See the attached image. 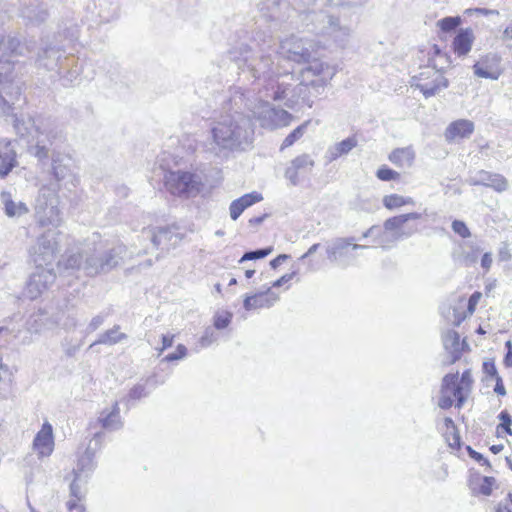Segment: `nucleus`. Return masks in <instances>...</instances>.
Wrapping results in <instances>:
<instances>
[{
    "instance_id": "26",
    "label": "nucleus",
    "mask_w": 512,
    "mask_h": 512,
    "mask_svg": "<svg viewBox=\"0 0 512 512\" xmlns=\"http://www.w3.org/2000/svg\"><path fill=\"white\" fill-rule=\"evenodd\" d=\"M263 196L257 191L247 193L238 199L231 202L229 207L230 217L232 220H237L243 211L250 206L262 201Z\"/></svg>"
},
{
    "instance_id": "56",
    "label": "nucleus",
    "mask_w": 512,
    "mask_h": 512,
    "mask_svg": "<svg viewBox=\"0 0 512 512\" xmlns=\"http://www.w3.org/2000/svg\"><path fill=\"white\" fill-rule=\"evenodd\" d=\"M186 355H187L186 346L183 344H179L176 348V351L173 353L167 354L164 357L163 361L172 362V361L180 360V359H183Z\"/></svg>"
},
{
    "instance_id": "2",
    "label": "nucleus",
    "mask_w": 512,
    "mask_h": 512,
    "mask_svg": "<svg viewBox=\"0 0 512 512\" xmlns=\"http://www.w3.org/2000/svg\"><path fill=\"white\" fill-rule=\"evenodd\" d=\"M223 113L211 128L210 150L218 157H227L234 151H244L253 142L254 129L250 114L245 110V93L240 87L230 90L223 104Z\"/></svg>"
},
{
    "instance_id": "29",
    "label": "nucleus",
    "mask_w": 512,
    "mask_h": 512,
    "mask_svg": "<svg viewBox=\"0 0 512 512\" xmlns=\"http://www.w3.org/2000/svg\"><path fill=\"white\" fill-rule=\"evenodd\" d=\"M474 33L471 28L460 29L453 40V49L458 56L467 55L474 42Z\"/></svg>"
},
{
    "instance_id": "45",
    "label": "nucleus",
    "mask_w": 512,
    "mask_h": 512,
    "mask_svg": "<svg viewBox=\"0 0 512 512\" xmlns=\"http://www.w3.org/2000/svg\"><path fill=\"white\" fill-rule=\"evenodd\" d=\"M273 251L272 247L260 248L256 250L247 251L243 254L239 263H243L245 261L258 260L263 259L268 256Z\"/></svg>"
},
{
    "instance_id": "37",
    "label": "nucleus",
    "mask_w": 512,
    "mask_h": 512,
    "mask_svg": "<svg viewBox=\"0 0 512 512\" xmlns=\"http://www.w3.org/2000/svg\"><path fill=\"white\" fill-rule=\"evenodd\" d=\"M156 386V381L154 377H148L145 380H142L140 383H137L132 389H130V400L131 399H140L142 397L147 396L152 389Z\"/></svg>"
},
{
    "instance_id": "5",
    "label": "nucleus",
    "mask_w": 512,
    "mask_h": 512,
    "mask_svg": "<svg viewBox=\"0 0 512 512\" xmlns=\"http://www.w3.org/2000/svg\"><path fill=\"white\" fill-rule=\"evenodd\" d=\"M181 240L182 237L173 227H146L138 236L141 248L136 253L138 255L156 253L155 259L158 260L164 251H168L171 246H175Z\"/></svg>"
},
{
    "instance_id": "18",
    "label": "nucleus",
    "mask_w": 512,
    "mask_h": 512,
    "mask_svg": "<svg viewBox=\"0 0 512 512\" xmlns=\"http://www.w3.org/2000/svg\"><path fill=\"white\" fill-rule=\"evenodd\" d=\"M315 166V161L311 155L303 153L292 159L285 169L284 177L292 186H297L301 179L311 173Z\"/></svg>"
},
{
    "instance_id": "54",
    "label": "nucleus",
    "mask_w": 512,
    "mask_h": 512,
    "mask_svg": "<svg viewBox=\"0 0 512 512\" xmlns=\"http://www.w3.org/2000/svg\"><path fill=\"white\" fill-rule=\"evenodd\" d=\"M68 168L62 165L58 160L52 159V173L56 180L60 181L66 178L68 175Z\"/></svg>"
},
{
    "instance_id": "24",
    "label": "nucleus",
    "mask_w": 512,
    "mask_h": 512,
    "mask_svg": "<svg viewBox=\"0 0 512 512\" xmlns=\"http://www.w3.org/2000/svg\"><path fill=\"white\" fill-rule=\"evenodd\" d=\"M474 123L467 119L451 122L445 130L444 136L448 142L469 138L474 132Z\"/></svg>"
},
{
    "instance_id": "47",
    "label": "nucleus",
    "mask_w": 512,
    "mask_h": 512,
    "mask_svg": "<svg viewBox=\"0 0 512 512\" xmlns=\"http://www.w3.org/2000/svg\"><path fill=\"white\" fill-rule=\"evenodd\" d=\"M213 325L216 329L222 330L228 327L232 320V314L227 311L217 312L213 318Z\"/></svg>"
},
{
    "instance_id": "13",
    "label": "nucleus",
    "mask_w": 512,
    "mask_h": 512,
    "mask_svg": "<svg viewBox=\"0 0 512 512\" xmlns=\"http://www.w3.org/2000/svg\"><path fill=\"white\" fill-rule=\"evenodd\" d=\"M58 251L56 232L47 230L38 237L37 242L30 249L35 265L50 266Z\"/></svg>"
},
{
    "instance_id": "36",
    "label": "nucleus",
    "mask_w": 512,
    "mask_h": 512,
    "mask_svg": "<svg viewBox=\"0 0 512 512\" xmlns=\"http://www.w3.org/2000/svg\"><path fill=\"white\" fill-rule=\"evenodd\" d=\"M126 338V334L124 332L120 331V326L115 325L113 328L101 333L98 336V339L94 341L90 348L98 345V344H104V345H115L118 342L124 340Z\"/></svg>"
},
{
    "instance_id": "35",
    "label": "nucleus",
    "mask_w": 512,
    "mask_h": 512,
    "mask_svg": "<svg viewBox=\"0 0 512 512\" xmlns=\"http://www.w3.org/2000/svg\"><path fill=\"white\" fill-rule=\"evenodd\" d=\"M414 158V151L410 147L396 148L389 155V160L399 167H410Z\"/></svg>"
},
{
    "instance_id": "32",
    "label": "nucleus",
    "mask_w": 512,
    "mask_h": 512,
    "mask_svg": "<svg viewBox=\"0 0 512 512\" xmlns=\"http://www.w3.org/2000/svg\"><path fill=\"white\" fill-rule=\"evenodd\" d=\"M1 202L4 205L5 214L10 217H20L29 212L27 205L24 202H14L12 195L8 191H2L0 194Z\"/></svg>"
},
{
    "instance_id": "64",
    "label": "nucleus",
    "mask_w": 512,
    "mask_h": 512,
    "mask_svg": "<svg viewBox=\"0 0 512 512\" xmlns=\"http://www.w3.org/2000/svg\"><path fill=\"white\" fill-rule=\"evenodd\" d=\"M495 380L494 392L499 396L506 395V389L501 376H497Z\"/></svg>"
},
{
    "instance_id": "41",
    "label": "nucleus",
    "mask_w": 512,
    "mask_h": 512,
    "mask_svg": "<svg viewBox=\"0 0 512 512\" xmlns=\"http://www.w3.org/2000/svg\"><path fill=\"white\" fill-rule=\"evenodd\" d=\"M479 480L481 483L478 485V487L473 486L471 483V489L473 494H482L484 496H490L493 491V486L496 483V480L494 477L491 476H483L479 477Z\"/></svg>"
},
{
    "instance_id": "16",
    "label": "nucleus",
    "mask_w": 512,
    "mask_h": 512,
    "mask_svg": "<svg viewBox=\"0 0 512 512\" xmlns=\"http://www.w3.org/2000/svg\"><path fill=\"white\" fill-rule=\"evenodd\" d=\"M105 433L102 431H96L90 440L88 447L84 454L78 459L76 468L73 469L74 475H79L83 478H87L96 468V462L94 461L95 453L100 449Z\"/></svg>"
},
{
    "instance_id": "7",
    "label": "nucleus",
    "mask_w": 512,
    "mask_h": 512,
    "mask_svg": "<svg viewBox=\"0 0 512 512\" xmlns=\"http://www.w3.org/2000/svg\"><path fill=\"white\" fill-rule=\"evenodd\" d=\"M63 264L66 269H83L87 276H95L114 268L118 264V257L113 251L94 254L78 252L68 255Z\"/></svg>"
},
{
    "instance_id": "52",
    "label": "nucleus",
    "mask_w": 512,
    "mask_h": 512,
    "mask_svg": "<svg viewBox=\"0 0 512 512\" xmlns=\"http://www.w3.org/2000/svg\"><path fill=\"white\" fill-rule=\"evenodd\" d=\"M498 418L500 419L501 423L497 426V430L502 429L508 435H512V429H511L512 418H511L510 414L506 410H504V411L500 412V414L498 415Z\"/></svg>"
},
{
    "instance_id": "25",
    "label": "nucleus",
    "mask_w": 512,
    "mask_h": 512,
    "mask_svg": "<svg viewBox=\"0 0 512 512\" xmlns=\"http://www.w3.org/2000/svg\"><path fill=\"white\" fill-rule=\"evenodd\" d=\"M279 299L278 294L267 288L266 291L255 293L251 296H246L243 301V306L247 311L258 308H269L273 306Z\"/></svg>"
},
{
    "instance_id": "27",
    "label": "nucleus",
    "mask_w": 512,
    "mask_h": 512,
    "mask_svg": "<svg viewBox=\"0 0 512 512\" xmlns=\"http://www.w3.org/2000/svg\"><path fill=\"white\" fill-rule=\"evenodd\" d=\"M443 343L445 349L451 354L450 363H455L458 361L461 358L462 351L469 349L467 342L465 340L460 342V336L454 330L447 332V334L444 336Z\"/></svg>"
},
{
    "instance_id": "58",
    "label": "nucleus",
    "mask_w": 512,
    "mask_h": 512,
    "mask_svg": "<svg viewBox=\"0 0 512 512\" xmlns=\"http://www.w3.org/2000/svg\"><path fill=\"white\" fill-rule=\"evenodd\" d=\"M468 455L477 461L478 463L485 465L487 467H491L490 462L487 458H485L481 453L475 451L471 446L466 447Z\"/></svg>"
},
{
    "instance_id": "15",
    "label": "nucleus",
    "mask_w": 512,
    "mask_h": 512,
    "mask_svg": "<svg viewBox=\"0 0 512 512\" xmlns=\"http://www.w3.org/2000/svg\"><path fill=\"white\" fill-rule=\"evenodd\" d=\"M55 279L56 274L52 267L36 265L26 286L27 296L32 300L38 298L55 282Z\"/></svg>"
},
{
    "instance_id": "34",
    "label": "nucleus",
    "mask_w": 512,
    "mask_h": 512,
    "mask_svg": "<svg viewBox=\"0 0 512 512\" xmlns=\"http://www.w3.org/2000/svg\"><path fill=\"white\" fill-rule=\"evenodd\" d=\"M38 222L41 226H52L54 228L61 224L60 211L55 205L47 206L43 211H37Z\"/></svg>"
},
{
    "instance_id": "39",
    "label": "nucleus",
    "mask_w": 512,
    "mask_h": 512,
    "mask_svg": "<svg viewBox=\"0 0 512 512\" xmlns=\"http://www.w3.org/2000/svg\"><path fill=\"white\" fill-rule=\"evenodd\" d=\"M402 239V235H394L389 230H381L379 228V231L376 232V238L374 239V242L381 246L382 248H389L394 243Z\"/></svg>"
},
{
    "instance_id": "31",
    "label": "nucleus",
    "mask_w": 512,
    "mask_h": 512,
    "mask_svg": "<svg viewBox=\"0 0 512 512\" xmlns=\"http://www.w3.org/2000/svg\"><path fill=\"white\" fill-rule=\"evenodd\" d=\"M32 50L30 43L22 44L19 39L15 37L5 38L0 34V54L4 57L9 51L14 55H25L26 52Z\"/></svg>"
},
{
    "instance_id": "22",
    "label": "nucleus",
    "mask_w": 512,
    "mask_h": 512,
    "mask_svg": "<svg viewBox=\"0 0 512 512\" xmlns=\"http://www.w3.org/2000/svg\"><path fill=\"white\" fill-rule=\"evenodd\" d=\"M422 217V215L418 212H411L406 214L397 215L391 218H388L384 221L383 228L385 230H389L394 235L401 234L402 239L410 237L417 228L409 229L408 231H404L403 227L405 223L410 220H418Z\"/></svg>"
},
{
    "instance_id": "62",
    "label": "nucleus",
    "mask_w": 512,
    "mask_h": 512,
    "mask_svg": "<svg viewBox=\"0 0 512 512\" xmlns=\"http://www.w3.org/2000/svg\"><path fill=\"white\" fill-rule=\"evenodd\" d=\"M505 347L507 349V352L505 354L503 363L506 367L512 368V343H511V341H507L505 343Z\"/></svg>"
},
{
    "instance_id": "3",
    "label": "nucleus",
    "mask_w": 512,
    "mask_h": 512,
    "mask_svg": "<svg viewBox=\"0 0 512 512\" xmlns=\"http://www.w3.org/2000/svg\"><path fill=\"white\" fill-rule=\"evenodd\" d=\"M368 0H292L291 5L299 12L302 27L315 35L345 48L352 37V28L343 23L340 10L361 7Z\"/></svg>"
},
{
    "instance_id": "19",
    "label": "nucleus",
    "mask_w": 512,
    "mask_h": 512,
    "mask_svg": "<svg viewBox=\"0 0 512 512\" xmlns=\"http://www.w3.org/2000/svg\"><path fill=\"white\" fill-rule=\"evenodd\" d=\"M55 442L52 425L45 421L32 441V451L38 459L48 458L54 451Z\"/></svg>"
},
{
    "instance_id": "46",
    "label": "nucleus",
    "mask_w": 512,
    "mask_h": 512,
    "mask_svg": "<svg viewBox=\"0 0 512 512\" xmlns=\"http://www.w3.org/2000/svg\"><path fill=\"white\" fill-rule=\"evenodd\" d=\"M461 24V18L459 16L456 17H444L437 22V26L443 32H451L455 30Z\"/></svg>"
},
{
    "instance_id": "40",
    "label": "nucleus",
    "mask_w": 512,
    "mask_h": 512,
    "mask_svg": "<svg viewBox=\"0 0 512 512\" xmlns=\"http://www.w3.org/2000/svg\"><path fill=\"white\" fill-rule=\"evenodd\" d=\"M414 201L411 197H404L398 194L386 195L383 198V205L389 210H393L404 205L413 204Z\"/></svg>"
},
{
    "instance_id": "28",
    "label": "nucleus",
    "mask_w": 512,
    "mask_h": 512,
    "mask_svg": "<svg viewBox=\"0 0 512 512\" xmlns=\"http://www.w3.org/2000/svg\"><path fill=\"white\" fill-rule=\"evenodd\" d=\"M37 141L35 145H31L28 149L29 153L36 157L39 161H44L49 158V145H51V132L45 133L36 127Z\"/></svg>"
},
{
    "instance_id": "20",
    "label": "nucleus",
    "mask_w": 512,
    "mask_h": 512,
    "mask_svg": "<svg viewBox=\"0 0 512 512\" xmlns=\"http://www.w3.org/2000/svg\"><path fill=\"white\" fill-rule=\"evenodd\" d=\"M501 61L498 54L488 53L474 64V74L479 78L497 80L502 74Z\"/></svg>"
},
{
    "instance_id": "1",
    "label": "nucleus",
    "mask_w": 512,
    "mask_h": 512,
    "mask_svg": "<svg viewBox=\"0 0 512 512\" xmlns=\"http://www.w3.org/2000/svg\"><path fill=\"white\" fill-rule=\"evenodd\" d=\"M276 40L270 34L257 32L249 44H240L229 51V56L234 61L241 74L254 79L253 92L264 93L270 98L272 88L281 83V78H286L289 71L280 64V56L275 49Z\"/></svg>"
},
{
    "instance_id": "4",
    "label": "nucleus",
    "mask_w": 512,
    "mask_h": 512,
    "mask_svg": "<svg viewBox=\"0 0 512 512\" xmlns=\"http://www.w3.org/2000/svg\"><path fill=\"white\" fill-rule=\"evenodd\" d=\"M335 74L334 66L317 60L312 61L301 71V81L298 84L292 85L282 79L278 86L272 88L270 98L284 101L289 108L298 103L311 107Z\"/></svg>"
},
{
    "instance_id": "42",
    "label": "nucleus",
    "mask_w": 512,
    "mask_h": 512,
    "mask_svg": "<svg viewBox=\"0 0 512 512\" xmlns=\"http://www.w3.org/2000/svg\"><path fill=\"white\" fill-rule=\"evenodd\" d=\"M307 126L308 122H305L299 125L297 128H295L291 133H289L284 139L280 149L284 150L285 148L292 146L297 140H299L304 135Z\"/></svg>"
},
{
    "instance_id": "49",
    "label": "nucleus",
    "mask_w": 512,
    "mask_h": 512,
    "mask_svg": "<svg viewBox=\"0 0 512 512\" xmlns=\"http://www.w3.org/2000/svg\"><path fill=\"white\" fill-rule=\"evenodd\" d=\"M376 176L382 181H391L399 179L400 175L395 170L383 165L377 170Z\"/></svg>"
},
{
    "instance_id": "17",
    "label": "nucleus",
    "mask_w": 512,
    "mask_h": 512,
    "mask_svg": "<svg viewBox=\"0 0 512 512\" xmlns=\"http://www.w3.org/2000/svg\"><path fill=\"white\" fill-rule=\"evenodd\" d=\"M465 182L470 186H485L498 193H502L509 188L508 180L502 174L486 170L470 173Z\"/></svg>"
},
{
    "instance_id": "9",
    "label": "nucleus",
    "mask_w": 512,
    "mask_h": 512,
    "mask_svg": "<svg viewBox=\"0 0 512 512\" xmlns=\"http://www.w3.org/2000/svg\"><path fill=\"white\" fill-rule=\"evenodd\" d=\"M164 183L172 195L186 198L196 196L202 187V179L198 174L183 170L166 173Z\"/></svg>"
},
{
    "instance_id": "10",
    "label": "nucleus",
    "mask_w": 512,
    "mask_h": 512,
    "mask_svg": "<svg viewBox=\"0 0 512 512\" xmlns=\"http://www.w3.org/2000/svg\"><path fill=\"white\" fill-rule=\"evenodd\" d=\"M63 46L57 43V40H50L48 37L42 38L40 48L37 52L35 63L39 68L47 71L59 70L64 68V64L74 61V56L64 55Z\"/></svg>"
},
{
    "instance_id": "59",
    "label": "nucleus",
    "mask_w": 512,
    "mask_h": 512,
    "mask_svg": "<svg viewBox=\"0 0 512 512\" xmlns=\"http://www.w3.org/2000/svg\"><path fill=\"white\" fill-rule=\"evenodd\" d=\"M104 320H105V316L102 314H99V315H96L95 317H93L87 326V332L91 333V332L96 331L104 323Z\"/></svg>"
},
{
    "instance_id": "21",
    "label": "nucleus",
    "mask_w": 512,
    "mask_h": 512,
    "mask_svg": "<svg viewBox=\"0 0 512 512\" xmlns=\"http://www.w3.org/2000/svg\"><path fill=\"white\" fill-rule=\"evenodd\" d=\"M20 16L32 25H40L49 16L48 10L40 0H21Z\"/></svg>"
},
{
    "instance_id": "11",
    "label": "nucleus",
    "mask_w": 512,
    "mask_h": 512,
    "mask_svg": "<svg viewBox=\"0 0 512 512\" xmlns=\"http://www.w3.org/2000/svg\"><path fill=\"white\" fill-rule=\"evenodd\" d=\"M355 241V237L333 239L326 248L327 258L341 267L350 266L356 259L355 251L369 248V246L357 244Z\"/></svg>"
},
{
    "instance_id": "12",
    "label": "nucleus",
    "mask_w": 512,
    "mask_h": 512,
    "mask_svg": "<svg viewBox=\"0 0 512 512\" xmlns=\"http://www.w3.org/2000/svg\"><path fill=\"white\" fill-rule=\"evenodd\" d=\"M412 81V86L419 89L425 98L436 95L449 85L447 78L438 69V63L434 61L432 65L423 68L418 75L413 76Z\"/></svg>"
},
{
    "instance_id": "57",
    "label": "nucleus",
    "mask_w": 512,
    "mask_h": 512,
    "mask_svg": "<svg viewBox=\"0 0 512 512\" xmlns=\"http://www.w3.org/2000/svg\"><path fill=\"white\" fill-rule=\"evenodd\" d=\"M483 372L486 374L487 377H490L492 379H496L497 376H500L498 374L496 365L493 360H486L483 362L482 365Z\"/></svg>"
},
{
    "instance_id": "50",
    "label": "nucleus",
    "mask_w": 512,
    "mask_h": 512,
    "mask_svg": "<svg viewBox=\"0 0 512 512\" xmlns=\"http://www.w3.org/2000/svg\"><path fill=\"white\" fill-rule=\"evenodd\" d=\"M218 338L217 333L214 331L212 327H207L199 339V344L202 348H206L213 344Z\"/></svg>"
},
{
    "instance_id": "33",
    "label": "nucleus",
    "mask_w": 512,
    "mask_h": 512,
    "mask_svg": "<svg viewBox=\"0 0 512 512\" xmlns=\"http://www.w3.org/2000/svg\"><path fill=\"white\" fill-rule=\"evenodd\" d=\"M358 144L355 136L348 137L333 146L329 147L326 157L329 162L337 160L339 157L349 154Z\"/></svg>"
},
{
    "instance_id": "44",
    "label": "nucleus",
    "mask_w": 512,
    "mask_h": 512,
    "mask_svg": "<svg viewBox=\"0 0 512 512\" xmlns=\"http://www.w3.org/2000/svg\"><path fill=\"white\" fill-rule=\"evenodd\" d=\"M13 126L16 133L20 137H25L31 134L32 128L36 129L37 127L35 126V123L32 119H28L27 121H25L23 119H19L18 117H15Z\"/></svg>"
},
{
    "instance_id": "30",
    "label": "nucleus",
    "mask_w": 512,
    "mask_h": 512,
    "mask_svg": "<svg viewBox=\"0 0 512 512\" xmlns=\"http://www.w3.org/2000/svg\"><path fill=\"white\" fill-rule=\"evenodd\" d=\"M16 152L11 146V142L7 141L0 148V177L5 178L16 166Z\"/></svg>"
},
{
    "instance_id": "63",
    "label": "nucleus",
    "mask_w": 512,
    "mask_h": 512,
    "mask_svg": "<svg viewBox=\"0 0 512 512\" xmlns=\"http://www.w3.org/2000/svg\"><path fill=\"white\" fill-rule=\"evenodd\" d=\"M174 341L173 334H163L162 335V347L159 349V354H161L165 349L172 346Z\"/></svg>"
},
{
    "instance_id": "48",
    "label": "nucleus",
    "mask_w": 512,
    "mask_h": 512,
    "mask_svg": "<svg viewBox=\"0 0 512 512\" xmlns=\"http://www.w3.org/2000/svg\"><path fill=\"white\" fill-rule=\"evenodd\" d=\"M428 55H429L428 65H430V64L432 65L433 60L435 63H437V60H436L437 58L444 60L443 62H441V64H444V63L448 64L450 62L449 56L445 52H443L441 50V48L436 44L431 46V48L428 52Z\"/></svg>"
},
{
    "instance_id": "6",
    "label": "nucleus",
    "mask_w": 512,
    "mask_h": 512,
    "mask_svg": "<svg viewBox=\"0 0 512 512\" xmlns=\"http://www.w3.org/2000/svg\"><path fill=\"white\" fill-rule=\"evenodd\" d=\"M19 55L7 51L3 57L0 54V113L5 116L13 115L15 104L21 96L20 87L13 82L14 60Z\"/></svg>"
},
{
    "instance_id": "8",
    "label": "nucleus",
    "mask_w": 512,
    "mask_h": 512,
    "mask_svg": "<svg viewBox=\"0 0 512 512\" xmlns=\"http://www.w3.org/2000/svg\"><path fill=\"white\" fill-rule=\"evenodd\" d=\"M270 101L265 97L264 93L258 94V104L245 95V107L253 114L259 121L262 127L275 129L277 127L286 126L289 124L291 114L282 108L273 106Z\"/></svg>"
},
{
    "instance_id": "23",
    "label": "nucleus",
    "mask_w": 512,
    "mask_h": 512,
    "mask_svg": "<svg viewBox=\"0 0 512 512\" xmlns=\"http://www.w3.org/2000/svg\"><path fill=\"white\" fill-rule=\"evenodd\" d=\"M119 413L118 403H115L111 410H103L100 412L96 422L90 423V429H96L100 426L104 430L114 431L121 428L123 423Z\"/></svg>"
},
{
    "instance_id": "60",
    "label": "nucleus",
    "mask_w": 512,
    "mask_h": 512,
    "mask_svg": "<svg viewBox=\"0 0 512 512\" xmlns=\"http://www.w3.org/2000/svg\"><path fill=\"white\" fill-rule=\"evenodd\" d=\"M464 388H465L464 386H462L460 384H457V385H454V387L451 389V392H452L453 396L457 400V406L458 407H461L462 404L465 401V397H464V395L462 393Z\"/></svg>"
},
{
    "instance_id": "51",
    "label": "nucleus",
    "mask_w": 512,
    "mask_h": 512,
    "mask_svg": "<svg viewBox=\"0 0 512 512\" xmlns=\"http://www.w3.org/2000/svg\"><path fill=\"white\" fill-rule=\"evenodd\" d=\"M86 482V479L79 476L74 475V479L72 483L70 484V493L71 496L74 497L76 500H81L83 494L81 491V483Z\"/></svg>"
},
{
    "instance_id": "43",
    "label": "nucleus",
    "mask_w": 512,
    "mask_h": 512,
    "mask_svg": "<svg viewBox=\"0 0 512 512\" xmlns=\"http://www.w3.org/2000/svg\"><path fill=\"white\" fill-rule=\"evenodd\" d=\"M79 35V28L77 24L69 22L65 23L64 26H60L58 36L63 37L65 40L73 42L77 40Z\"/></svg>"
},
{
    "instance_id": "55",
    "label": "nucleus",
    "mask_w": 512,
    "mask_h": 512,
    "mask_svg": "<svg viewBox=\"0 0 512 512\" xmlns=\"http://www.w3.org/2000/svg\"><path fill=\"white\" fill-rule=\"evenodd\" d=\"M452 230L462 238H468L471 236L470 230L467 225L461 220H454L452 222Z\"/></svg>"
},
{
    "instance_id": "53",
    "label": "nucleus",
    "mask_w": 512,
    "mask_h": 512,
    "mask_svg": "<svg viewBox=\"0 0 512 512\" xmlns=\"http://www.w3.org/2000/svg\"><path fill=\"white\" fill-rule=\"evenodd\" d=\"M458 381V373H449L446 374L442 379L441 384V394L447 393L450 391L454 385H457Z\"/></svg>"
},
{
    "instance_id": "14",
    "label": "nucleus",
    "mask_w": 512,
    "mask_h": 512,
    "mask_svg": "<svg viewBox=\"0 0 512 512\" xmlns=\"http://www.w3.org/2000/svg\"><path fill=\"white\" fill-rule=\"evenodd\" d=\"M277 51L280 58H284L295 63L309 62L312 57L310 43L296 36H291L282 40Z\"/></svg>"
},
{
    "instance_id": "61",
    "label": "nucleus",
    "mask_w": 512,
    "mask_h": 512,
    "mask_svg": "<svg viewBox=\"0 0 512 512\" xmlns=\"http://www.w3.org/2000/svg\"><path fill=\"white\" fill-rule=\"evenodd\" d=\"M452 405H453L452 397L450 395H447L446 393L441 394L439 401H438V406L441 409H449L450 407H452Z\"/></svg>"
},
{
    "instance_id": "38",
    "label": "nucleus",
    "mask_w": 512,
    "mask_h": 512,
    "mask_svg": "<svg viewBox=\"0 0 512 512\" xmlns=\"http://www.w3.org/2000/svg\"><path fill=\"white\" fill-rule=\"evenodd\" d=\"M59 76L64 82V85L72 84L80 75V68L78 66L77 59L74 57V61H70L69 64H64V68L61 69V73L57 70Z\"/></svg>"
}]
</instances>
